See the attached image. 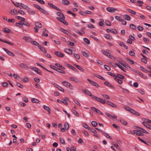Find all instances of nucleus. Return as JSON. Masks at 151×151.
Returning a JSON list of instances; mask_svg holds the SVG:
<instances>
[{
    "label": "nucleus",
    "mask_w": 151,
    "mask_h": 151,
    "mask_svg": "<svg viewBox=\"0 0 151 151\" xmlns=\"http://www.w3.org/2000/svg\"><path fill=\"white\" fill-rule=\"evenodd\" d=\"M105 37L107 39H108L109 40H111L112 39V37L109 35L108 34H106L105 35Z\"/></svg>",
    "instance_id": "42"
},
{
    "label": "nucleus",
    "mask_w": 151,
    "mask_h": 151,
    "mask_svg": "<svg viewBox=\"0 0 151 151\" xmlns=\"http://www.w3.org/2000/svg\"><path fill=\"white\" fill-rule=\"evenodd\" d=\"M54 54L57 56L62 58L64 56V55L59 51H55L54 52Z\"/></svg>",
    "instance_id": "6"
},
{
    "label": "nucleus",
    "mask_w": 151,
    "mask_h": 151,
    "mask_svg": "<svg viewBox=\"0 0 151 151\" xmlns=\"http://www.w3.org/2000/svg\"><path fill=\"white\" fill-rule=\"evenodd\" d=\"M106 102L107 104L111 106L114 108H116L117 107L116 105L115 104L110 102V101L107 100Z\"/></svg>",
    "instance_id": "12"
},
{
    "label": "nucleus",
    "mask_w": 151,
    "mask_h": 151,
    "mask_svg": "<svg viewBox=\"0 0 151 151\" xmlns=\"http://www.w3.org/2000/svg\"><path fill=\"white\" fill-rule=\"evenodd\" d=\"M108 52H109V50H106V51H105V50H101V51L102 53H103L105 55H107V54H108Z\"/></svg>",
    "instance_id": "44"
},
{
    "label": "nucleus",
    "mask_w": 151,
    "mask_h": 151,
    "mask_svg": "<svg viewBox=\"0 0 151 151\" xmlns=\"http://www.w3.org/2000/svg\"><path fill=\"white\" fill-rule=\"evenodd\" d=\"M82 91L84 93H85L87 94V95H88L90 96V95H91V92L89 91L86 90V89H83L82 90Z\"/></svg>",
    "instance_id": "26"
},
{
    "label": "nucleus",
    "mask_w": 151,
    "mask_h": 151,
    "mask_svg": "<svg viewBox=\"0 0 151 151\" xmlns=\"http://www.w3.org/2000/svg\"><path fill=\"white\" fill-rule=\"evenodd\" d=\"M73 54L75 58H77L78 59H80V57L78 54L73 53Z\"/></svg>",
    "instance_id": "58"
},
{
    "label": "nucleus",
    "mask_w": 151,
    "mask_h": 151,
    "mask_svg": "<svg viewBox=\"0 0 151 151\" xmlns=\"http://www.w3.org/2000/svg\"><path fill=\"white\" fill-rule=\"evenodd\" d=\"M40 11L45 14L47 15L49 14V13L46 11L44 10L42 8L41 9V10H40Z\"/></svg>",
    "instance_id": "43"
},
{
    "label": "nucleus",
    "mask_w": 151,
    "mask_h": 151,
    "mask_svg": "<svg viewBox=\"0 0 151 151\" xmlns=\"http://www.w3.org/2000/svg\"><path fill=\"white\" fill-rule=\"evenodd\" d=\"M31 101L33 103H38L39 102L38 100L33 98L31 99Z\"/></svg>",
    "instance_id": "32"
},
{
    "label": "nucleus",
    "mask_w": 151,
    "mask_h": 151,
    "mask_svg": "<svg viewBox=\"0 0 151 151\" xmlns=\"http://www.w3.org/2000/svg\"><path fill=\"white\" fill-rule=\"evenodd\" d=\"M68 44L70 46H73L75 45V44L73 42L70 41L67 42Z\"/></svg>",
    "instance_id": "51"
},
{
    "label": "nucleus",
    "mask_w": 151,
    "mask_h": 151,
    "mask_svg": "<svg viewBox=\"0 0 151 151\" xmlns=\"http://www.w3.org/2000/svg\"><path fill=\"white\" fill-rule=\"evenodd\" d=\"M142 124L145 127L150 129H151V125L149 124L146 122H142Z\"/></svg>",
    "instance_id": "13"
},
{
    "label": "nucleus",
    "mask_w": 151,
    "mask_h": 151,
    "mask_svg": "<svg viewBox=\"0 0 151 151\" xmlns=\"http://www.w3.org/2000/svg\"><path fill=\"white\" fill-rule=\"evenodd\" d=\"M119 121L124 125H126L127 124V122L124 119H119Z\"/></svg>",
    "instance_id": "31"
},
{
    "label": "nucleus",
    "mask_w": 151,
    "mask_h": 151,
    "mask_svg": "<svg viewBox=\"0 0 151 151\" xmlns=\"http://www.w3.org/2000/svg\"><path fill=\"white\" fill-rule=\"evenodd\" d=\"M112 126L114 127V128H116L118 130H120V127H119L118 126L116 125V124H112Z\"/></svg>",
    "instance_id": "48"
},
{
    "label": "nucleus",
    "mask_w": 151,
    "mask_h": 151,
    "mask_svg": "<svg viewBox=\"0 0 151 151\" xmlns=\"http://www.w3.org/2000/svg\"><path fill=\"white\" fill-rule=\"evenodd\" d=\"M104 66L105 68L107 70L109 71L110 70L111 68L109 66L106 65H104Z\"/></svg>",
    "instance_id": "57"
},
{
    "label": "nucleus",
    "mask_w": 151,
    "mask_h": 151,
    "mask_svg": "<svg viewBox=\"0 0 151 151\" xmlns=\"http://www.w3.org/2000/svg\"><path fill=\"white\" fill-rule=\"evenodd\" d=\"M65 65L67 66H68L69 68L75 71L76 72L77 71V70L76 68L73 66L72 65L67 63H66Z\"/></svg>",
    "instance_id": "14"
},
{
    "label": "nucleus",
    "mask_w": 151,
    "mask_h": 151,
    "mask_svg": "<svg viewBox=\"0 0 151 151\" xmlns=\"http://www.w3.org/2000/svg\"><path fill=\"white\" fill-rule=\"evenodd\" d=\"M83 126L84 128L86 129H90V127L88 126L86 123H84L83 124Z\"/></svg>",
    "instance_id": "55"
},
{
    "label": "nucleus",
    "mask_w": 151,
    "mask_h": 151,
    "mask_svg": "<svg viewBox=\"0 0 151 151\" xmlns=\"http://www.w3.org/2000/svg\"><path fill=\"white\" fill-rule=\"evenodd\" d=\"M35 24L36 26L39 28H41L42 27V24L39 22H35Z\"/></svg>",
    "instance_id": "25"
},
{
    "label": "nucleus",
    "mask_w": 151,
    "mask_h": 151,
    "mask_svg": "<svg viewBox=\"0 0 151 151\" xmlns=\"http://www.w3.org/2000/svg\"><path fill=\"white\" fill-rule=\"evenodd\" d=\"M10 13L13 15H17L18 14V11L16 9H12L10 12Z\"/></svg>",
    "instance_id": "9"
},
{
    "label": "nucleus",
    "mask_w": 151,
    "mask_h": 151,
    "mask_svg": "<svg viewBox=\"0 0 151 151\" xmlns=\"http://www.w3.org/2000/svg\"><path fill=\"white\" fill-rule=\"evenodd\" d=\"M30 68L32 70L36 72L37 74H40V75H42V74L41 73V71L39 69H38L36 67H31Z\"/></svg>",
    "instance_id": "5"
},
{
    "label": "nucleus",
    "mask_w": 151,
    "mask_h": 151,
    "mask_svg": "<svg viewBox=\"0 0 151 151\" xmlns=\"http://www.w3.org/2000/svg\"><path fill=\"white\" fill-rule=\"evenodd\" d=\"M57 14L58 16H59L61 18L65 17L63 14L61 12H57Z\"/></svg>",
    "instance_id": "34"
},
{
    "label": "nucleus",
    "mask_w": 151,
    "mask_h": 151,
    "mask_svg": "<svg viewBox=\"0 0 151 151\" xmlns=\"http://www.w3.org/2000/svg\"><path fill=\"white\" fill-rule=\"evenodd\" d=\"M69 127V124L67 123H65L64 124V127L61 129V130L62 132H65V129L68 130Z\"/></svg>",
    "instance_id": "2"
},
{
    "label": "nucleus",
    "mask_w": 151,
    "mask_h": 151,
    "mask_svg": "<svg viewBox=\"0 0 151 151\" xmlns=\"http://www.w3.org/2000/svg\"><path fill=\"white\" fill-rule=\"evenodd\" d=\"M64 51L66 53L68 54H72V51L69 49H65L64 50Z\"/></svg>",
    "instance_id": "23"
},
{
    "label": "nucleus",
    "mask_w": 151,
    "mask_h": 151,
    "mask_svg": "<svg viewBox=\"0 0 151 151\" xmlns=\"http://www.w3.org/2000/svg\"><path fill=\"white\" fill-rule=\"evenodd\" d=\"M115 18L116 19L119 21H120L122 20V18L119 16H115Z\"/></svg>",
    "instance_id": "61"
},
{
    "label": "nucleus",
    "mask_w": 151,
    "mask_h": 151,
    "mask_svg": "<svg viewBox=\"0 0 151 151\" xmlns=\"http://www.w3.org/2000/svg\"><path fill=\"white\" fill-rule=\"evenodd\" d=\"M43 108L44 109H45V110L47 111L48 112V114H51L50 112V110L51 109L48 106L45 105H44L43 106Z\"/></svg>",
    "instance_id": "19"
},
{
    "label": "nucleus",
    "mask_w": 151,
    "mask_h": 151,
    "mask_svg": "<svg viewBox=\"0 0 151 151\" xmlns=\"http://www.w3.org/2000/svg\"><path fill=\"white\" fill-rule=\"evenodd\" d=\"M18 5L22 6L23 9H26L28 10L29 9V8L27 6L24 4L22 3H16Z\"/></svg>",
    "instance_id": "7"
},
{
    "label": "nucleus",
    "mask_w": 151,
    "mask_h": 151,
    "mask_svg": "<svg viewBox=\"0 0 151 151\" xmlns=\"http://www.w3.org/2000/svg\"><path fill=\"white\" fill-rule=\"evenodd\" d=\"M31 43L33 45L37 46L38 47H40V45L38 42L35 41H32L31 42Z\"/></svg>",
    "instance_id": "27"
},
{
    "label": "nucleus",
    "mask_w": 151,
    "mask_h": 151,
    "mask_svg": "<svg viewBox=\"0 0 151 151\" xmlns=\"http://www.w3.org/2000/svg\"><path fill=\"white\" fill-rule=\"evenodd\" d=\"M106 31L108 32H111L113 34H116L117 33V31L114 29H106Z\"/></svg>",
    "instance_id": "18"
},
{
    "label": "nucleus",
    "mask_w": 151,
    "mask_h": 151,
    "mask_svg": "<svg viewBox=\"0 0 151 151\" xmlns=\"http://www.w3.org/2000/svg\"><path fill=\"white\" fill-rule=\"evenodd\" d=\"M106 9L108 12L111 13L115 11L118 10V9L116 8L111 7H107L106 8Z\"/></svg>",
    "instance_id": "8"
},
{
    "label": "nucleus",
    "mask_w": 151,
    "mask_h": 151,
    "mask_svg": "<svg viewBox=\"0 0 151 151\" xmlns=\"http://www.w3.org/2000/svg\"><path fill=\"white\" fill-rule=\"evenodd\" d=\"M69 79L70 81L76 83H80L81 82L80 81L75 77H70L69 78Z\"/></svg>",
    "instance_id": "1"
},
{
    "label": "nucleus",
    "mask_w": 151,
    "mask_h": 151,
    "mask_svg": "<svg viewBox=\"0 0 151 151\" xmlns=\"http://www.w3.org/2000/svg\"><path fill=\"white\" fill-rule=\"evenodd\" d=\"M62 83H63L64 85L65 86H67V87L70 88L72 89L73 88V86L69 82L65 81L62 82Z\"/></svg>",
    "instance_id": "4"
},
{
    "label": "nucleus",
    "mask_w": 151,
    "mask_h": 151,
    "mask_svg": "<svg viewBox=\"0 0 151 151\" xmlns=\"http://www.w3.org/2000/svg\"><path fill=\"white\" fill-rule=\"evenodd\" d=\"M126 59L127 62L128 63H131L132 64H134V62L133 60H132L129 58H126Z\"/></svg>",
    "instance_id": "38"
},
{
    "label": "nucleus",
    "mask_w": 151,
    "mask_h": 151,
    "mask_svg": "<svg viewBox=\"0 0 151 151\" xmlns=\"http://www.w3.org/2000/svg\"><path fill=\"white\" fill-rule=\"evenodd\" d=\"M105 114L107 116L112 119H113V118L114 119H116L117 117L114 114H113V115H111L107 112L105 113Z\"/></svg>",
    "instance_id": "17"
},
{
    "label": "nucleus",
    "mask_w": 151,
    "mask_h": 151,
    "mask_svg": "<svg viewBox=\"0 0 151 151\" xmlns=\"http://www.w3.org/2000/svg\"><path fill=\"white\" fill-rule=\"evenodd\" d=\"M20 67L23 69H27L28 68V67L27 65L24 63H22L19 65Z\"/></svg>",
    "instance_id": "15"
},
{
    "label": "nucleus",
    "mask_w": 151,
    "mask_h": 151,
    "mask_svg": "<svg viewBox=\"0 0 151 151\" xmlns=\"http://www.w3.org/2000/svg\"><path fill=\"white\" fill-rule=\"evenodd\" d=\"M18 14L19 13L21 14H23V15H24L25 14V12H24L22 10H21L20 9L18 11Z\"/></svg>",
    "instance_id": "64"
},
{
    "label": "nucleus",
    "mask_w": 151,
    "mask_h": 151,
    "mask_svg": "<svg viewBox=\"0 0 151 151\" xmlns=\"http://www.w3.org/2000/svg\"><path fill=\"white\" fill-rule=\"evenodd\" d=\"M91 109H92L93 111L96 112L98 114H99L101 115H104V114H103V113H102L99 109L96 108L95 107H91Z\"/></svg>",
    "instance_id": "3"
},
{
    "label": "nucleus",
    "mask_w": 151,
    "mask_h": 151,
    "mask_svg": "<svg viewBox=\"0 0 151 151\" xmlns=\"http://www.w3.org/2000/svg\"><path fill=\"white\" fill-rule=\"evenodd\" d=\"M135 127L136 128H135V129H137V131H139L141 132L142 131V130L143 129V128L137 126H135Z\"/></svg>",
    "instance_id": "49"
},
{
    "label": "nucleus",
    "mask_w": 151,
    "mask_h": 151,
    "mask_svg": "<svg viewBox=\"0 0 151 151\" xmlns=\"http://www.w3.org/2000/svg\"><path fill=\"white\" fill-rule=\"evenodd\" d=\"M15 25L16 26L19 27L20 28H22L23 27V25L22 24H20L19 23H18V22H16L15 23Z\"/></svg>",
    "instance_id": "52"
},
{
    "label": "nucleus",
    "mask_w": 151,
    "mask_h": 151,
    "mask_svg": "<svg viewBox=\"0 0 151 151\" xmlns=\"http://www.w3.org/2000/svg\"><path fill=\"white\" fill-rule=\"evenodd\" d=\"M33 6L36 8H37L40 11L41 10V9L42 8L41 7L39 6L36 4H34Z\"/></svg>",
    "instance_id": "53"
},
{
    "label": "nucleus",
    "mask_w": 151,
    "mask_h": 151,
    "mask_svg": "<svg viewBox=\"0 0 151 151\" xmlns=\"http://www.w3.org/2000/svg\"><path fill=\"white\" fill-rule=\"evenodd\" d=\"M3 31L5 33H9L10 32L11 30L8 28H5L3 30Z\"/></svg>",
    "instance_id": "41"
},
{
    "label": "nucleus",
    "mask_w": 151,
    "mask_h": 151,
    "mask_svg": "<svg viewBox=\"0 0 151 151\" xmlns=\"http://www.w3.org/2000/svg\"><path fill=\"white\" fill-rule=\"evenodd\" d=\"M62 3L66 5H68L70 4V2L67 0H63L62 1Z\"/></svg>",
    "instance_id": "33"
},
{
    "label": "nucleus",
    "mask_w": 151,
    "mask_h": 151,
    "mask_svg": "<svg viewBox=\"0 0 151 151\" xmlns=\"http://www.w3.org/2000/svg\"><path fill=\"white\" fill-rule=\"evenodd\" d=\"M30 15H34L35 14V12L32 10H29L27 11Z\"/></svg>",
    "instance_id": "20"
},
{
    "label": "nucleus",
    "mask_w": 151,
    "mask_h": 151,
    "mask_svg": "<svg viewBox=\"0 0 151 151\" xmlns=\"http://www.w3.org/2000/svg\"><path fill=\"white\" fill-rule=\"evenodd\" d=\"M87 26L89 28L91 29L94 28H95V26L91 24H88L87 25Z\"/></svg>",
    "instance_id": "59"
},
{
    "label": "nucleus",
    "mask_w": 151,
    "mask_h": 151,
    "mask_svg": "<svg viewBox=\"0 0 151 151\" xmlns=\"http://www.w3.org/2000/svg\"><path fill=\"white\" fill-rule=\"evenodd\" d=\"M16 85L17 86L20 88H23V86L22 85L19 83L16 82Z\"/></svg>",
    "instance_id": "60"
},
{
    "label": "nucleus",
    "mask_w": 151,
    "mask_h": 151,
    "mask_svg": "<svg viewBox=\"0 0 151 151\" xmlns=\"http://www.w3.org/2000/svg\"><path fill=\"white\" fill-rule=\"evenodd\" d=\"M89 129L90 130L91 132L94 133L95 134H96L97 133V131L93 129H92L90 127V129Z\"/></svg>",
    "instance_id": "54"
},
{
    "label": "nucleus",
    "mask_w": 151,
    "mask_h": 151,
    "mask_svg": "<svg viewBox=\"0 0 151 151\" xmlns=\"http://www.w3.org/2000/svg\"><path fill=\"white\" fill-rule=\"evenodd\" d=\"M50 66L51 68H52V69H53V70H56L57 71L58 68L56 67L55 66L52 65H50Z\"/></svg>",
    "instance_id": "56"
},
{
    "label": "nucleus",
    "mask_w": 151,
    "mask_h": 151,
    "mask_svg": "<svg viewBox=\"0 0 151 151\" xmlns=\"http://www.w3.org/2000/svg\"><path fill=\"white\" fill-rule=\"evenodd\" d=\"M102 134L105 136L107 138H109L111 139H112V138L110 137L108 134L104 132H103Z\"/></svg>",
    "instance_id": "24"
},
{
    "label": "nucleus",
    "mask_w": 151,
    "mask_h": 151,
    "mask_svg": "<svg viewBox=\"0 0 151 151\" xmlns=\"http://www.w3.org/2000/svg\"><path fill=\"white\" fill-rule=\"evenodd\" d=\"M83 40L88 44H90V41L88 39L86 38H84L83 39Z\"/></svg>",
    "instance_id": "46"
},
{
    "label": "nucleus",
    "mask_w": 151,
    "mask_h": 151,
    "mask_svg": "<svg viewBox=\"0 0 151 151\" xmlns=\"http://www.w3.org/2000/svg\"><path fill=\"white\" fill-rule=\"evenodd\" d=\"M124 18L127 20H129L130 19V17L127 14H125L124 16Z\"/></svg>",
    "instance_id": "35"
},
{
    "label": "nucleus",
    "mask_w": 151,
    "mask_h": 151,
    "mask_svg": "<svg viewBox=\"0 0 151 151\" xmlns=\"http://www.w3.org/2000/svg\"><path fill=\"white\" fill-rule=\"evenodd\" d=\"M60 30L63 33H65V34H66L67 35H68L69 34H70V33L68 31H67L66 30H65L63 28H60Z\"/></svg>",
    "instance_id": "28"
},
{
    "label": "nucleus",
    "mask_w": 151,
    "mask_h": 151,
    "mask_svg": "<svg viewBox=\"0 0 151 151\" xmlns=\"http://www.w3.org/2000/svg\"><path fill=\"white\" fill-rule=\"evenodd\" d=\"M82 54L84 56V57H88V55L87 53L85 51H83L82 52Z\"/></svg>",
    "instance_id": "45"
},
{
    "label": "nucleus",
    "mask_w": 151,
    "mask_h": 151,
    "mask_svg": "<svg viewBox=\"0 0 151 151\" xmlns=\"http://www.w3.org/2000/svg\"><path fill=\"white\" fill-rule=\"evenodd\" d=\"M129 27L131 28L134 30H136V27L134 24H131L130 25Z\"/></svg>",
    "instance_id": "37"
},
{
    "label": "nucleus",
    "mask_w": 151,
    "mask_h": 151,
    "mask_svg": "<svg viewBox=\"0 0 151 151\" xmlns=\"http://www.w3.org/2000/svg\"><path fill=\"white\" fill-rule=\"evenodd\" d=\"M75 66L77 68H78L79 70L81 71L82 72H84V69L80 66L77 65H75Z\"/></svg>",
    "instance_id": "22"
},
{
    "label": "nucleus",
    "mask_w": 151,
    "mask_h": 151,
    "mask_svg": "<svg viewBox=\"0 0 151 151\" xmlns=\"http://www.w3.org/2000/svg\"><path fill=\"white\" fill-rule=\"evenodd\" d=\"M104 84L108 86L111 87V88H112L114 89H115V88L113 86H112L111 84L108 81L105 82L104 83Z\"/></svg>",
    "instance_id": "11"
},
{
    "label": "nucleus",
    "mask_w": 151,
    "mask_h": 151,
    "mask_svg": "<svg viewBox=\"0 0 151 151\" xmlns=\"http://www.w3.org/2000/svg\"><path fill=\"white\" fill-rule=\"evenodd\" d=\"M95 76L96 77H98L99 78L102 80H105V78H103V77H102V76H100V75H99L98 74H96L95 75Z\"/></svg>",
    "instance_id": "50"
},
{
    "label": "nucleus",
    "mask_w": 151,
    "mask_h": 151,
    "mask_svg": "<svg viewBox=\"0 0 151 151\" xmlns=\"http://www.w3.org/2000/svg\"><path fill=\"white\" fill-rule=\"evenodd\" d=\"M125 109L129 111L132 113L133 111H134V110L128 107H125Z\"/></svg>",
    "instance_id": "39"
},
{
    "label": "nucleus",
    "mask_w": 151,
    "mask_h": 151,
    "mask_svg": "<svg viewBox=\"0 0 151 151\" xmlns=\"http://www.w3.org/2000/svg\"><path fill=\"white\" fill-rule=\"evenodd\" d=\"M115 65H117L118 67L121 68L124 71H125L124 70V68L123 67L122 64L121 63H116Z\"/></svg>",
    "instance_id": "30"
},
{
    "label": "nucleus",
    "mask_w": 151,
    "mask_h": 151,
    "mask_svg": "<svg viewBox=\"0 0 151 151\" xmlns=\"http://www.w3.org/2000/svg\"><path fill=\"white\" fill-rule=\"evenodd\" d=\"M65 17H62V19L61 20L60 22H62L64 24L67 25L68 24V23L67 22L65 21Z\"/></svg>",
    "instance_id": "21"
},
{
    "label": "nucleus",
    "mask_w": 151,
    "mask_h": 151,
    "mask_svg": "<svg viewBox=\"0 0 151 151\" xmlns=\"http://www.w3.org/2000/svg\"><path fill=\"white\" fill-rule=\"evenodd\" d=\"M117 76L118 77L121 79L122 80L124 78V76H123L120 74H117Z\"/></svg>",
    "instance_id": "47"
},
{
    "label": "nucleus",
    "mask_w": 151,
    "mask_h": 151,
    "mask_svg": "<svg viewBox=\"0 0 151 151\" xmlns=\"http://www.w3.org/2000/svg\"><path fill=\"white\" fill-rule=\"evenodd\" d=\"M36 1L42 4H45V1L43 0H36Z\"/></svg>",
    "instance_id": "62"
},
{
    "label": "nucleus",
    "mask_w": 151,
    "mask_h": 151,
    "mask_svg": "<svg viewBox=\"0 0 151 151\" xmlns=\"http://www.w3.org/2000/svg\"><path fill=\"white\" fill-rule=\"evenodd\" d=\"M134 133L137 136H142L144 135V134L137 130H134Z\"/></svg>",
    "instance_id": "16"
},
{
    "label": "nucleus",
    "mask_w": 151,
    "mask_h": 151,
    "mask_svg": "<svg viewBox=\"0 0 151 151\" xmlns=\"http://www.w3.org/2000/svg\"><path fill=\"white\" fill-rule=\"evenodd\" d=\"M88 81H89L90 83H91L93 85L96 87L97 88L99 87V85L96 83L94 82L93 81H92L89 79H87Z\"/></svg>",
    "instance_id": "10"
},
{
    "label": "nucleus",
    "mask_w": 151,
    "mask_h": 151,
    "mask_svg": "<svg viewBox=\"0 0 151 151\" xmlns=\"http://www.w3.org/2000/svg\"><path fill=\"white\" fill-rule=\"evenodd\" d=\"M38 48L41 51L43 52H44L45 53H46L47 52L46 50L43 47H41L40 45V47H39Z\"/></svg>",
    "instance_id": "36"
},
{
    "label": "nucleus",
    "mask_w": 151,
    "mask_h": 151,
    "mask_svg": "<svg viewBox=\"0 0 151 151\" xmlns=\"http://www.w3.org/2000/svg\"><path fill=\"white\" fill-rule=\"evenodd\" d=\"M119 45L123 47L124 48H125L126 49H127L128 48L127 46L126 45L124 44V43L122 42H120Z\"/></svg>",
    "instance_id": "29"
},
{
    "label": "nucleus",
    "mask_w": 151,
    "mask_h": 151,
    "mask_svg": "<svg viewBox=\"0 0 151 151\" xmlns=\"http://www.w3.org/2000/svg\"><path fill=\"white\" fill-rule=\"evenodd\" d=\"M91 124L94 127H96L97 125V123L94 121H92L91 122Z\"/></svg>",
    "instance_id": "63"
},
{
    "label": "nucleus",
    "mask_w": 151,
    "mask_h": 151,
    "mask_svg": "<svg viewBox=\"0 0 151 151\" xmlns=\"http://www.w3.org/2000/svg\"><path fill=\"white\" fill-rule=\"evenodd\" d=\"M57 71L58 72H59L61 73H62L65 74V73H66L62 69H61L59 68H58Z\"/></svg>",
    "instance_id": "40"
}]
</instances>
